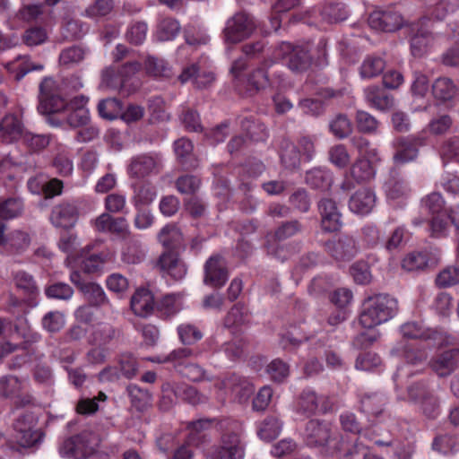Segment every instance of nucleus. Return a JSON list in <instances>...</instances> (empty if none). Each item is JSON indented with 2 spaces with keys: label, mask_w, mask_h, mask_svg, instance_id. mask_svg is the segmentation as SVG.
Listing matches in <instances>:
<instances>
[{
  "label": "nucleus",
  "mask_w": 459,
  "mask_h": 459,
  "mask_svg": "<svg viewBox=\"0 0 459 459\" xmlns=\"http://www.w3.org/2000/svg\"><path fill=\"white\" fill-rule=\"evenodd\" d=\"M304 439L307 446L314 447L328 446L331 453L344 451V456H352L358 454L359 445L355 443L353 448L344 449V441L338 438L337 433L333 429L330 422L319 420H309L305 428Z\"/></svg>",
  "instance_id": "1"
},
{
  "label": "nucleus",
  "mask_w": 459,
  "mask_h": 459,
  "mask_svg": "<svg viewBox=\"0 0 459 459\" xmlns=\"http://www.w3.org/2000/svg\"><path fill=\"white\" fill-rule=\"evenodd\" d=\"M39 104L38 110L43 115L58 113L65 109L86 108L88 98L80 95L74 97L70 102L62 97L58 83L47 77L39 84Z\"/></svg>",
  "instance_id": "2"
},
{
  "label": "nucleus",
  "mask_w": 459,
  "mask_h": 459,
  "mask_svg": "<svg viewBox=\"0 0 459 459\" xmlns=\"http://www.w3.org/2000/svg\"><path fill=\"white\" fill-rule=\"evenodd\" d=\"M397 301L386 294L368 297L363 303L359 324L368 329L376 327L391 319L397 312Z\"/></svg>",
  "instance_id": "3"
},
{
  "label": "nucleus",
  "mask_w": 459,
  "mask_h": 459,
  "mask_svg": "<svg viewBox=\"0 0 459 459\" xmlns=\"http://www.w3.org/2000/svg\"><path fill=\"white\" fill-rule=\"evenodd\" d=\"M219 426L222 431L221 444L212 453L211 459H243L241 423L235 420L224 419L219 422Z\"/></svg>",
  "instance_id": "4"
},
{
  "label": "nucleus",
  "mask_w": 459,
  "mask_h": 459,
  "mask_svg": "<svg viewBox=\"0 0 459 459\" xmlns=\"http://www.w3.org/2000/svg\"><path fill=\"white\" fill-rule=\"evenodd\" d=\"M409 401L428 420H436L441 412V399L428 382L420 381L407 387Z\"/></svg>",
  "instance_id": "5"
},
{
  "label": "nucleus",
  "mask_w": 459,
  "mask_h": 459,
  "mask_svg": "<svg viewBox=\"0 0 459 459\" xmlns=\"http://www.w3.org/2000/svg\"><path fill=\"white\" fill-rule=\"evenodd\" d=\"M93 440L92 433L83 431L65 439L59 446V454L64 458L88 459L94 454Z\"/></svg>",
  "instance_id": "6"
},
{
  "label": "nucleus",
  "mask_w": 459,
  "mask_h": 459,
  "mask_svg": "<svg viewBox=\"0 0 459 459\" xmlns=\"http://www.w3.org/2000/svg\"><path fill=\"white\" fill-rule=\"evenodd\" d=\"M255 29V23L251 15L245 12L236 13L230 17L223 30L224 40L236 44L249 38Z\"/></svg>",
  "instance_id": "7"
},
{
  "label": "nucleus",
  "mask_w": 459,
  "mask_h": 459,
  "mask_svg": "<svg viewBox=\"0 0 459 459\" xmlns=\"http://www.w3.org/2000/svg\"><path fill=\"white\" fill-rule=\"evenodd\" d=\"M325 249L336 261H350L356 256L359 247L356 239L350 235H340L327 240Z\"/></svg>",
  "instance_id": "8"
},
{
  "label": "nucleus",
  "mask_w": 459,
  "mask_h": 459,
  "mask_svg": "<svg viewBox=\"0 0 459 459\" xmlns=\"http://www.w3.org/2000/svg\"><path fill=\"white\" fill-rule=\"evenodd\" d=\"M161 169V159L157 153H143L134 156L127 168L130 178H144L158 174Z\"/></svg>",
  "instance_id": "9"
},
{
  "label": "nucleus",
  "mask_w": 459,
  "mask_h": 459,
  "mask_svg": "<svg viewBox=\"0 0 459 459\" xmlns=\"http://www.w3.org/2000/svg\"><path fill=\"white\" fill-rule=\"evenodd\" d=\"M332 402L327 395H317L312 389H304L297 400V410L306 415L315 414L317 411L325 413L332 409Z\"/></svg>",
  "instance_id": "10"
},
{
  "label": "nucleus",
  "mask_w": 459,
  "mask_h": 459,
  "mask_svg": "<svg viewBox=\"0 0 459 459\" xmlns=\"http://www.w3.org/2000/svg\"><path fill=\"white\" fill-rule=\"evenodd\" d=\"M79 215V208L74 202L62 201L52 208L49 220L56 228L69 230L75 226Z\"/></svg>",
  "instance_id": "11"
},
{
  "label": "nucleus",
  "mask_w": 459,
  "mask_h": 459,
  "mask_svg": "<svg viewBox=\"0 0 459 459\" xmlns=\"http://www.w3.org/2000/svg\"><path fill=\"white\" fill-rule=\"evenodd\" d=\"M368 22L372 29L385 32L395 31L403 24L402 15L393 8L372 12Z\"/></svg>",
  "instance_id": "12"
},
{
  "label": "nucleus",
  "mask_w": 459,
  "mask_h": 459,
  "mask_svg": "<svg viewBox=\"0 0 459 459\" xmlns=\"http://www.w3.org/2000/svg\"><path fill=\"white\" fill-rule=\"evenodd\" d=\"M281 49L288 54V67L294 73H303L307 71L312 64V56L307 47L292 46L290 43L282 42Z\"/></svg>",
  "instance_id": "13"
},
{
  "label": "nucleus",
  "mask_w": 459,
  "mask_h": 459,
  "mask_svg": "<svg viewBox=\"0 0 459 459\" xmlns=\"http://www.w3.org/2000/svg\"><path fill=\"white\" fill-rule=\"evenodd\" d=\"M229 278L226 264L221 255L211 256L204 264V282L212 288L220 289Z\"/></svg>",
  "instance_id": "14"
},
{
  "label": "nucleus",
  "mask_w": 459,
  "mask_h": 459,
  "mask_svg": "<svg viewBox=\"0 0 459 459\" xmlns=\"http://www.w3.org/2000/svg\"><path fill=\"white\" fill-rule=\"evenodd\" d=\"M429 366L440 377L451 375L459 368V349L441 351L430 359Z\"/></svg>",
  "instance_id": "15"
},
{
  "label": "nucleus",
  "mask_w": 459,
  "mask_h": 459,
  "mask_svg": "<svg viewBox=\"0 0 459 459\" xmlns=\"http://www.w3.org/2000/svg\"><path fill=\"white\" fill-rule=\"evenodd\" d=\"M321 215V228L325 232H335L342 226V214L336 203L330 198H323L317 204Z\"/></svg>",
  "instance_id": "16"
},
{
  "label": "nucleus",
  "mask_w": 459,
  "mask_h": 459,
  "mask_svg": "<svg viewBox=\"0 0 459 459\" xmlns=\"http://www.w3.org/2000/svg\"><path fill=\"white\" fill-rule=\"evenodd\" d=\"M155 267L163 275H169L175 281L182 280L187 273L186 264L177 254L170 251L164 252L160 255L156 261Z\"/></svg>",
  "instance_id": "17"
},
{
  "label": "nucleus",
  "mask_w": 459,
  "mask_h": 459,
  "mask_svg": "<svg viewBox=\"0 0 459 459\" xmlns=\"http://www.w3.org/2000/svg\"><path fill=\"white\" fill-rule=\"evenodd\" d=\"M119 335V331L109 323L100 322L91 327L87 342L91 346L107 347Z\"/></svg>",
  "instance_id": "18"
},
{
  "label": "nucleus",
  "mask_w": 459,
  "mask_h": 459,
  "mask_svg": "<svg viewBox=\"0 0 459 459\" xmlns=\"http://www.w3.org/2000/svg\"><path fill=\"white\" fill-rule=\"evenodd\" d=\"M219 387L230 391L239 401L247 399L254 391L250 381L242 376L233 373L223 379Z\"/></svg>",
  "instance_id": "19"
},
{
  "label": "nucleus",
  "mask_w": 459,
  "mask_h": 459,
  "mask_svg": "<svg viewBox=\"0 0 459 459\" xmlns=\"http://www.w3.org/2000/svg\"><path fill=\"white\" fill-rule=\"evenodd\" d=\"M273 65V62L272 60H264L248 74L247 91L250 95L256 94L269 86L268 69Z\"/></svg>",
  "instance_id": "20"
},
{
  "label": "nucleus",
  "mask_w": 459,
  "mask_h": 459,
  "mask_svg": "<svg viewBox=\"0 0 459 459\" xmlns=\"http://www.w3.org/2000/svg\"><path fill=\"white\" fill-rule=\"evenodd\" d=\"M23 126L18 116L6 115L0 122V141L10 143L22 137Z\"/></svg>",
  "instance_id": "21"
},
{
  "label": "nucleus",
  "mask_w": 459,
  "mask_h": 459,
  "mask_svg": "<svg viewBox=\"0 0 459 459\" xmlns=\"http://www.w3.org/2000/svg\"><path fill=\"white\" fill-rule=\"evenodd\" d=\"M364 96L368 105L377 110L386 111L394 106V97L377 85H371L364 90Z\"/></svg>",
  "instance_id": "22"
},
{
  "label": "nucleus",
  "mask_w": 459,
  "mask_h": 459,
  "mask_svg": "<svg viewBox=\"0 0 459 459\" xmlns=\"http://www.w3.org/2000/svg\"><path fill=\"white\" fill-rule=\"evenodd\" d=\"M375 203L376 195L374 192L368 188H362L351 197L349 208L352 212L364 215L372 211Z\"/></svg>",
  "instance_id": "23"
},
{
  "label": "nucleus",
  "mask_w": 459,
  "mask_h": 459,
  "mask_svg": "<svg viewBox=\"0 0 459 459\" xmlns=\"http://www.w3.org/2000/svg\"><path fill=\"white\" fill-rule=\"evenodd\" d=\"M154 298L147 289H139L131 298V308L134 313L142 317L148 316L154 309Z\"/></svg>",
  "instance_id": "24"
},
{
  "label": "nucleus",
  "mask_w": 459,
  "mask_h": 459,
  "mask_svg": "<svg viewBox=\"0 0 459 459\" xmlns=\"http://www.w3.org/2000/svg\"><path fill=\"white\" fill-rule=\"evenodd\" d=\"M395 153L394 160L397 163H406L414 160L418 156V148L415 139L400 137L394 143Z\"/></svg>",
  "instance_id": "25"
},
{
  "label": "nucleus",
  "mask_w": 459,
  "mask_h": 459,
  "mask_svg": "<svg viewBox=\"0 0 459 459\" xmlns=\"http://www.w3.org/2000/svg\"><path fill=\"white\" fill-rule=\"evenodd\" d=\"M28 344L27 329L17 325L9 335V341L0 342V358L4 357L18 349H26Z\"/></svg>",
  "instance_id": "26"
},
{
  "label": "nucleus",
  "mask_w": 459,
  "mask_h": 459,
  "mask_svg": "<svg viewBox=\"0 0 459 459\" xmlns=\"http://www.w3.org/2000/svg\"><path fill=\"white\" fill-rule=\"evenodd\" d=\"M39 182L30 181V192L38 195H43L46 199L60 195L63 192V181L57 178L47 180V178L40 176Z\"/></svg>",
  "instance_id": "27"
},
{
  "label": "nucleus",
  "mask_w": 459,
  "mask_h": 459,
  "mask_svg": "<svg viewBox=\"0 0 459 459\" xmlns=\"http://www.w3.org/2000/svg\"><path fill=\"white\" fill-rule=\"evenodd\" d=\"M178 79L182 83L193 81L195 86L198 89L208 87L214 81V74L212 72L198 73V67L195 65L186 67Z\"/></svg>",
  "instance_id": "28"
},
{
  "label": "nucleus",
  "mask_w": 459,
  "mask_h": 459,
  "mask_svg": "<svg viewBox=\"0 0 459 459\" xmlns=\"http://www.w3.org/2000/svg\"><path fill=\"white\" fill-rule=\"evenodd\" d=\"M386 403L387 400L382 394H365L360 399V410L369 416L378 417Z\"/></svg>",
  "instance_id": "29"
},
{
  "label": "nucleus",
  "mask_w": 459,
  "mask_h": 459,
  "mask_svg": "<svg viewBox=\"0 0 459 459\" xmlns=\"http://www.w3.org/2000/svg\"><path fill=\"white\" fill-rule=\"evenodd\" d=\"M280 158L287 169H295L300 164V152L298 147L289 140H282L280 146Z\"/></svg>",
  "instance_id": "30"
},
{
  "label": "nucleus",
  "mask_w": 459,
  "mask_h": 459,
  "mask_svg": "<svg viewBox=\"0 0 459 459\" xmlns=\"http://www.w3.org/2000/svg\"><path fill=\"white\" fill-rule=\"evenodd\" d=\"M85 299L93 307H101L109 304V300L100 285L94 282H83L80 285Z\"/></svg>",
  "instance_id": "31"
},
{
  "label": "nucleus",
  "mask_w": 459,
  "mask_h": 459,
  "mask_svg": "<svg viewBox=\"0 0 459 459\" xmlns=\"http://www.w3.org/2000/svg\"><path fill=\"white\" fill-rule=\"evenodd\" d=\"M157 191L149 182H143L134 187L132 203L134 207H146L156 198Z\"/></svg>",
  "instance_id": "32"
},
{
  "label": "nucleus",
  "mask_w": 459,
  "mask_h": 459,
  "mask_svg": "<svg viewBox=\"0 0 459 459\" xmlns=\"http://www.w3.org/2000/svg\"><path fill=\"white\" fill-rule=\"evenodd\" d=\"M350 173L358 183L368 182L374 178L376 174L372 162L366 158L357 159L351 165Z\"/></svg>",
  "instance_id": "33"
},
{
  "label": "nucleus",
  "mask_w": 459,
  "mask_h": 459,
  "mask_svg": "<svg viewBox=\"0 0 459 459\" xmlns=\"http://www.w3.org/2000/svg\"><path fill=\"white\" fill-rule=\"evenodd\" d=\"M158 240L164 247L174 249L182 244L183 234L176 225L168 224L159 232Z\"/></svg>",
  "instance_id": "34"
},
{
  "label": "nucleus",
  "mask_w": 459,
  "mask_h": 459,
  "mask_svg": "<svg viewBox=\"0 0 459 459\" xmlns=\"http://www.w3.org/2000/svg\"><path fill=\"white\" fill-rule=\"evenodd\" d=\"M126 393L130 398L132 406L139 411L146 410L152 403L151 393L136 385H128L126 387Z\"/></svg>",
  "instance_id": "35"
},
{
  "label": "nucleus",
  "mask_w": 459,
  "mask_h": 459,
  "mask_svg": "<svg viewBox=\"0 0 459 459\" xmlns=\"http://www.w3.org/2000/svg\"><path fill=\"white\" fill-rule=\"evenodd\" d=\"M429 254L425 251H414L402 261V267L408 272H420L428 268L429 264Z\"/></svg>",
  "instance_id": "36"
},
{
  "label": "nucleus",
  "mask_w": 459,
  "mask_h": 459,
  "mask_svg": "<svg viewBox=\"0 0 459 459\" xmlns=\"http://www.w3.org/2000/svg\"><path fill=\"white\" fill-rule=\"evenodd\" d=\"M329 131L337 139L347 138L352 133V123L347 115L339 113L329 121Z\"/></svg>",
  "instance_id": "37"
},
{
  "label": "nucleus",
  "mask_w": 459,
  "mask_h": 459,
  "mask_svg": "<svg viewBox=\"0 0 459 459\" xmlns=\"http://www.w3.org/2000/svg\"><path fill=\"white\" fill-rule=\"evenodd\" d=\"M434 36L431 32L420 29L411 39V50L414 56H422L431 46Z\"/></svg>",
  "instance_id": "38"
},
{
  "label": "nucleus",
  "mask_w": 459,
  "mask_h": 459,
  "mask_svg": "<svg viewBox=\"0 0 459 459\" xmlns=\"http://www.w3.org/2000/svg\"><path fill=\"white\" fill-rule=\"evenodd\" d=\"M240 126L242 131L252 141L259 142L267 138V131L264 125L253 117L243 118Z\"/></svg>",
  "instance_id": "39"
},
{
  "label": "nucleus",
  "mask_w": 459,
  "mask_h": 459,
  "mask_svg": "<svg viewBox=\"0 0 459 459\" xmlns=\"http://www.w3.org/2000/svg\"><path fill=\"white\" fill-rule=\"evenodd\" d=\"M126 239L127 242L122 254L124 261L128 264L141 263L146 255L142 242L138 238H131V236Z\"/></svg>",
  "instance_id": "40"
},
{
  "label": "nucleus",
  "mask_w": 459,
  "mask_h": 459,
  "mask_svg": "<svg viewBox=\"0 0 459 459\" xmlns=\"http://www.w3.org/2000/svg\"><path fill=\"white\" fill-rule=\"evenodd\" d=\"M182 307L181 297L178 294L165 295L157 303V310L165 318H169L178 314Z\"/></svg>",
  "instance_id": "41"
},
{
  "label": "nucleus",
  "mask_w": 459,
  "mask_h": 459,
  "mask_svg": "<svg viewBox=\"0 0 459 459\" xmlns=\"http://www.w3.org/2000/svg\"><path fill=\"white\" fill-rule=\"evenodd\" d=\"M281 427L282 423L277 416H268L260 423L257 433L260 438L270 441L280 435Z\"/></svg>",
  "instance_id": "42"
},
{
  "label": "nucleus",
  "mask_w": 459,
  "mask_h": 459,
  "mask_svg": "<svg viewBox=\"0 0 459 459\" xmlns=\"http://www.w3.org/2000/svg\"><path fill=\"white\" fill-rule=\"evenodd\" d=\"M146 73L156 78H169L172 71L169 64L161 58L148 56L144 63Z\"/></svg>",
  "instance_id": "43"
},
{
  "label": "nucleus",
  "mask_w": 459,
  "mask_h": 459,
  "mask_svg": "<svg viewBox=\"0 0 459 459\" xmlns=\"http://www.w3.org/2000/svg\"><path fill=\"white\" fill-rule=\"evenodd\" d=\"M400 332L403 337L406 339L429 340L433 338L434 332L426 329L418 322H407L401 325Z\"/></svg>",
  "instance_id": "44"
},
{
  "label": "nucleus",
  "mask_w": 459,
  "mask_h": 459,
  "mask_svg": "<svg viewBox=\"0 0 459 459\" xmlns=\"http://www.w3.org/2000/svg\"><path fill=\"white\" fill-rule=\"evenodd\" d=\"M180 31L178 22L172 18H163L157 25L156 36L160 41L174 39Z\"/></svg>",
  "instance_id": "45"
},
{
  "label": "nucleus",
  "mask_w": 459,
  "mask_h": 459,
  "mask_svg": "<svg viewBox=\"0 0 459 459\" xmlns=\"http://www.w3.org/2000/svg\"><path fill=\"white\" fill-rule=\"evenodd\" d=\"M306 183L316 189H328L332 184V176L326 170L314 169L307 172Z\"/></svg>",
  "instance_id": "46"
},
{
  "label": "nucleus",
  "mask_w": 459,
  "mask_h": 459,
  "mask_svg": "<svg viewBox=\"0 0 459 459\" xmlns=\"http://www.w3.org/2000/svg\"><path fill=\"white\" fill-rule=\"evenodd\" d=\"M29 422L26 415L19 417L14 424L12 434V442L20 447L29 446Z\"/></svg>",
  "instance_id": "47"
},
{
  "label": "nucleus",
  "mask_w": 459,
  "mask_h": 459,
  "mask_svg": "<svg viewBox=\"0 0 459 459\" xmlns=\"http://www.w3.org/2000/svg\"><path fill=\"white\" fill-rule=\"evenodd\" d=\"M455 86L449 78H438L432 85L434 97L441 101L450 100L455 95Z\"/></svg>",
  "instance_id": "48"
},
{
  "label": "nucleus",
  "mask_w": 459,
  "mask_h": 459,
  "mask_svg": "<svg viewBox=\"0 0 459 459\" xmlns=\"http://www.w3.org/2000/svg\"><path fill=\"white\" fill-rule=\"evenodd\" d=\"M98 112L102 118L116 119L122 114V103L116 98L102 100L98 104Z\"/></svg>",
  "instance_id": "49"
},
{
  "label": "nucleus",
  "mask_w": 459,
  "mask_h": 459,
  "mask_svg": "<svg viewBox=\"0 0 459 459\" xmlns=\"http://www.w3.org/2000/svg\"><path fill=\"white\" fill-rule=\"evenodd\" d=\"M385 68V61L379 56H369L362 62L359 74L362 78H373L379 75Z\"/></svg>",
  "instance_id": "50"
},
{
  "label": "nucleus",
  "mask_w": 459,
  "mask_h": 459,
  "mask_svg": "<svg viewBox=\"0 0 459 459\" xmlns=\"http://www.w3.org/2000/svg\"><path fill=\"white\" fill-rule=\"evenodd\" d=\"M117 367L122 377L132 379L138 373L139 364L133 354L122 353L117 358Z\"/></svg>",
  "instance_id": "51"
},
{
  "label": "nucleus",
  "mask_w": 459,
  "mask_h": 459,
  "mask_svg": "<svg viewBox=\"0 0 459 459\" xmlns=\"http://www.w3.org/2000/svg\"><path fill=\"white\" fill-rule=\"evenodd\" d=\"M355 121L359 132L363 134H376L378 129V120L364 110H358L355 116Z\"/></svg>",
  "instance_id": "52"
},
{
  "label": "nucleus",
  "mask_w": 459,
  "mask_h": 459,
  "mask_svg": "<svg viewBox=\"0 0 459 459\" xmlns=\"http://www.w3.org/2000/svg\"><path fill=\"white\" fill-rule=\"evenodd\" d=\"M302 224L298 220L288 221L278 226L273 233L276 241H283L302 231Z\"/></svg>",
  "instance_id": "53"
},
{
  "label": "nucleus",
  "mask_w": 459,
  "mask_h": 459,
  "mask_svg": "<svg viewBox=\"0 0 459 459\" xmlns=\"http://www.w3.org/2000/svg\"><path fill=\"white\" fill-rule=\"evenodd\" d=\"M446 202L438 192H432L420 200V207L430 214H438L445 209Z\"/></svg>",
  "instance_id": "54"
},
{
  "label": "nucleus",
  "mask_w": 459,
  "mask_h": 459,
  "mask_svg": "<svg viewBox=\"0 0 459 459\" xmlns=\"http://www.w3.org/2000/svg\"><path fill=\"white\" fill-rule=\"evenodd\" d=\"M178 333L182 343L191 345L203 338L201 330L195 325L185 323L178 326Z\"/></svg>",
  "instance_id": "55"
},
{
  "label": "nucleus",
  "mask_w": 459,
  "mask_h": 459,
  "mask_svg": "<svg viewBox=\"0 0 459 459\" xmlns=\"http://www.w3.org/2000/svg\"><path fill=\"white\" fill-rule=\"evenodd\" d=\"M459 7V0H437L431 6V15L437 20H443L454 13Z\"/></svg>",
  "instance_id": "56"
},
{
  "label": "nucleus",
  "mask_w": 459,
  "mask_h": 459,
  "mask_svg": "<svg viewBox=\"0 0 459 459\" xmlns=\"http://www.w3.org/2000/svg\"><path fill=\"white\" fill-rule=\"evenodd\" d=\"M201 186V180L196 176L183 175L177 178L175 186L182 195H195Z\"/></svg>",
  "instance_id": "57"
},
{
  "label": "nucleus",
  "mask_w": 459,
  "mask_h": 459,
  "mask_svg": "<svg viewBox=\"0 0 459 459\" xmlns=\"http://www.w3.org/2000/svg\"><path fill=\"white\" fill-rule=\"evenodd\" d=\"M432 446L443 454L454 453L459 450V438L450 435H440L435 437Z\"/></svg>",
  "instance_id": "58"
},
{
  "label": "nucleus",
  "mask_w": 459,
  "mask_h": 459,
  "mask_svg": "<svg viewBox=\"0 0 459 459\" xmlns=\"http://www.w3.org/2000/svg\"><path fill=\"white\" fill-rule=\"evenodd\" d=\"M247 323V313L244 307L238 303L235 304L228 312L224 319V325L228 328L240 326Z\"/></svg>",
  "instance_id": "59"
},
{
  "label": "nucleus",
  "mask_w": 459,
  "mask_h": 459,
  "mask_svg": "<svg viewBox=\"0 0 459 459\" xmlns=\"http://www.w3.org/2000/svg\"><path fill=\"white\" fill-rule=\"evenodd\" d=\"M65 325V315L59 311H50L42 318V326L49 333H57L61 331Z\"/></svg>",
  "instance_id": "60"
},
{
  "label": "nucleus",
  "mask_w": 459,
  "mask_h": 459,
  "mask_svg": "<svg viewBox=\"0 0 459 459\" xmlns=\"http://www.w3.org/2000/svg\"><path fill=\"white\" fill-rule=\"evenodd\" d=\"M436 283L442 288L459 283V266L450 265L443 269L436 278Z\"/></svg>",
  "instance_id": "61"
},
{
  "label": "nucleus",
  "mask_w": 459,
  "mask_h": 459,
  "mask_svg": "<svg viewBox=\"0 0 459 459\" xmlns=\"http://www.w3.org/2000/svg\"><path fill=\"white\" fill-rule=\"evenodd\" d=\"M266 372L274 382H283L290 374V368L287 363L281 359H276L271 361L266 368Z\"/></svg>",
  "instance_id": "62"
},
{
  "label": "nucleus",
  "mask_w": 459,
  "mask_h": 459,
  "mask_svg": "<svg viewBox=\"0 0 459 459\" xmlns=\"http://www.w3.org/2000/svg\"><path fill=\"white\" fill-rule=\"evenodd\" d=\"M108 234L119 239H126L131 236L130 226L125 217L112 216Z\"/></svg>",
  "instance_id": "63"
},
{
  "label": "nucleus",
  "mask_w": 459,
  "mask_h": 459,
  "mask_svg": "<svg viewBox=\"0 0 459 459\" xmlns=\"http://www.w3.org/2000/svg\"><path fill=\"white\" fill-rule=\"evenodd\" d=\"M329 160L337 168L343 169L350 163V154L343 144H336L328 151Z\"/></svg>",
  "instance_id": "64"
}]
</instances>
